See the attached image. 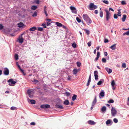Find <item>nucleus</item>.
Listing matches in <instances>:
<instances>
[{
	"label": "nucleus",
	"instance_id": "052dcab7",
	"mask_svg": "<svg viewBox=\"0 0 129 129\" xmlns=\"http://www.w3.org/2000/svg\"><path fill=\"white\" fill-rule=\"evenodd\" d=\"M99 58V57H96V58H95V59H94V61H96L97 60H98Z\"/></svg>",
	"mask_w": 129,
	"mask_h": 129
},
{
	"label": "nucleus",
	"instance_id": "4d7b16f0",
	"mask_svg": "<svg viewBox=\"0 0 129 129\" xmlns=\"http://www.w3.org/2000/svg\"><path fill=\"white\" fill-rule=\"evenodd\" d=\"M122 67L124 68H125L126 67V64L125 63H123L122 64Z\"/></svg>",
	"mask_w": 129,
	"mask_h": 129
},
{
	"label": "nucleus",
	"instance_id": "39448f33",
	"mask_svg": "<svg viewBox=\"0 0 129 129\" xmlns=\"http://www.w3.org/2000/svg\"><path fill=\"white\" fill-rule=\"evenodd\" d=\"M111 114L113 116H114L117 113V111L115 109L112 107L111 110Z\"/></svg>",
	"mask_w": 129,
	"mask_h": 129
},
{
	"label": "nucleus",
	"instance_id": "cd10ccee",
	"mask_svg": "<svg viewBox=\"0 0 129 129\" xmlns=\"http://www.w3.org/2000/svg\"><path fill=\"white\" fill-rule=\"evenodd\" d=\"M111 122L112 123V122L111 121V120L110 119H109L106 121V124L108 125L111 123Z\"/></svg>",
	"mask_w": 129,
	"mask_h": 129
},
{
	"label": "nucleus",
	"instance_id": "f03ea898",
	"mask_svg": "<svg viewBox=\"0 0 129 129\" xmlns=\"http://www.w3.org/2000/svg\"><path fill=\"white\" fill-rule=\"evenodd\" d=\"M106 12V18L107 21H108L110 19L111 16V14L110 12L107 10H105Z\"/></svg>",
	"mask_w": 129,
	"mask_h": 129
},
{
	"label": "nucleus",
	"instance_id": "f704fd0d",
	"mask_svg": "<svg viewBox=\"0 0 129 129\" xmlns=\"http://www.w3.org/2000/svg\"><path fill=\"white\" fill-rule=\"evenodd\" d=\"M32 92V91L29 89H28L27 91V93L28 95H29L30 94H31Z\"/></svg>",
	"mask_w": 129,
	"mask_h": 129
},
{
	"label": "nucleus",
	"instance_id": "c9c22d12",
	"mask_svg": "<svg viewBox=\"0 0 129 129\" xmlns=\"http://www.w3.org/2000/svg\"><path fill=\"white\" fill-rule=\"evenodd\" d=\"M70 9L71 10H75L76 8L73 6H71L70 7Z\"/></svg>",
	"mask_w": 129,
	"mask_h": 129
},
{
	"label": "nucleus",
	"instance_id": "09e8293b",
	"mask_svg": "<svg viewBox=\"0 0 129 129\" xmlns=\"http://www.w3.org/2000/svg\"><path fill=\"white\" fill-rule=\"evenodd\" d=\"M117 15L116 14H115L114 15V17L115 19H117L118 18Z\"/></svg>",
	"mask_w": 129,
	"mask_h": 129
},
{
	"label": "nucleus",
	"instance_id": "a19ab883",
	"mask_svg": "<svg viewBox=\"0 0 129 129\" xmlns=\"http://www.w3.org/2000/svg\"><path fill=\"white\" fill-rule=\"evenodd\" d=\"M85 30L87 35H88L89 34V31L88 30L85 29Z\"/></svg>",
	"mask_w": 129,
	"mask_h": 129
},
{
	"label": "nucleus",
	"instance_id": "6ab92c4d",
	"mask_svg": "<svg viewBox=\"0 0 129 129\" xmlns=\"http://www.w3.org/2000/svg\"><path fill=\"white\" fill-rule=\"evenodd\" d=\"M100 95L102 97H103L105 95V92L103 90H102L100 93Z\"/></svg>",
	"mask_w": 129,
	"mask_h": 129
},
{
	"label": "nucleus",
	"instance_id": "a211bd4d",
	"mask_svg": "<svg viewBox=\"0 0 129 129\" xmlns=\"http://www.w3.org/2000/svg\"><path fill=\"white\" fill-rule=\"evenodd\" d=\"M88 123L90 124L93 125L95 124V122L92 120H90L88 121Z\"/></svg>",
	"mask_w": 129,
	"mask_h": 129
},
{
	"label": "nucleus",
	"instance_id": "58836bf2",
	"mask_svg": "<svg viewBox=\"0 0 129 129\" xmlns=\"http://www.w3.org/2000/svg\"><path fill=\"white\" fill-rule=\"evenodd\" d=\"M15 59L16 60H17L18 59V55L17 54H16L15 56Z\"/></svg>",
	"mask_w": 129,
	"mask_h": 129
},
{
	"label": "nucleus",
	"instance_id": "5701e85b",
	"mask_svg": "<svg viewBox=\"0 0 129 129\" xmlns=\"http://www.w3.org/2000/svg\"><path fill=\"white\" fill-rule=\"evenodd\" d=\"M69 104V102L68 100H66L64 102V104L66 105H68Z\"/></svg>",
	"mask_w": 129,
	"mask_h": 129
},
{
	"label": "nucleus",
	"instance_id": "e433bc0d",
	"mask_svg": "<svg viewBox=\"0 0 129 129\" xmlns=\"http://www.w3.org/2000/svg\"><path fill=\"white\" fill-rule=\"evenodd\" d=\"M17 109V108L16 107H12L11 108V109L12 110H14Z\"/></svg>",
	"mask_w": 129,
	"mask_h": 129
},
{
	"label": "nucleus",
	"instance_id": "a18cd8bd",
	"mask_svg": "<svg viewBox=\"0 0 129 129\" xmlns=\"http://www.w3.org/2000/svg\"><path fill=\"white\" fill-rule=\"evenodd\" d=\"M113 121L115 123H117L118 122V120L116 118H115L113 119Z\"/></svg>",
	"mask_w": 129,
	"mask_h": 129
},
{
	"label": "nucleus",
	"instance_id": "b1692460",
	"mask_svg": "<svg viewBox=\"0 0 129 129\" xmlns=\"http://www.w3.org/2000/svg\"><path fill=\"white\" fill-rule=\"evenodd\" d=\"M28 100H30V101L32 104H35L36 103V101L34 100H30L29 99Z\"/></svg>",
	"mask_w": 129,
	"mask_h": 129
},
{
	"label": "nucleus",
	"instance_id": "2f4dec72",
	"mask_svg": "<svg viewBox=\"0 0 129 129\" xmlns=\"http://www.w3.org/2000/svg\"><path fill=\"white\" fill-rule=\"evenodd\" d=\"M100 15L101 17L102 18L103 17V11H102L101 10L100 12Z\"/></svg>",
	"mask_w": 129,
	"mask_h": 129
},
{
	"label": "nucleus",
	"instance_id": "338daca9",
	"mask_svg": "<svg viewBox=\"0 0 129 129\" xmlns=\"http://www.w3.org/2000/svg\"><path fill=\"white\" fill-rule=\"evenodd\" d=\"M72 12L73 13H76L77 12L76 9L75 10H72Z\"/></svg>",
	"mask_w": 129,
	"mask_h": 129
},
{
	"label": "nucleus",
	"instance_id": "ea45409f",
	"mask_svg": "<svg viewBox=\"0 0 129 129\" xmlns=\"http://www.w3.org/2000/svg\"><path fill=\"white\" fill-rule=\"evenodd\" d=\"M37 15V13L35 11L33 13V14L32 15V16L33 17H35Z\"/></svg>",
	"mask_w": 129,
	"mask_h": 129
},
{
	"label": "nucleus",
	"instance_id": "412c9836",
	"mask_svg": "<svg viewBox=\"0 0 129 129\" xmlns=\"http://www.w3.org/2000/svg\"><path fill=\"white\" fill-rule=\"evenodd\" d=\"M46 20L47 21H48L47 22L46 25L47 26L50 25L51 23V22H50L51 21V19H47Z\"/></svg>",
	"mask_w": 129,
	"mask_h": 129
},
{
	"label": "nucleus",
	"instance_id": "ddd939ff",
	"mask_svg": "<svg viewBox=\"0 0 129 129\" xmlns=\"http://www.w3.org/2000/svg\"><path fill=\"white\" fill-rule=\"evenodd\" d=\"M105 69L109 74L111 73L112 72V69L108 68H106Z\"/></svg>",
	"mask_w": 129,
	"mask_h": 129
},
{
	"label": "nucleus",
	"instance_id": "f3484780",
	"mask_svg": "<svg viewBox=\"0 0 129 129\" xmlns=\"http://www.w3.org/2000/svg\"><path fill=\"white\" fill-rule=\"evenodd\" d=\"M18 26L19 27H21L24 26H26L24 25L23 23L22 22H20L18 24Z\"/></svg>",
	"mask_w": 129,
	"mask_h": 129
},
{
	"label": "nucleus",
	"instance_id": "aec40b11",
	"mask_svg": "<svg viewBox=\"0 0 129 129\" xmlns=\"http://www.w3.org/2000/svg\"><path fill=\"white\" fill-rule=\"evenodd\" d=\"M116 44H114L110 47V48L113 50H115L116 48Z\"/></svg>",
	"mask_w": 129,
	"mask_h": 129
},
{
	"label": "nucleus",
	"instance_id": "6e6d98bb",
	"mask_svg": "<svg viewBox=\"0 0 129 129\" xmlns=\"http://www.w3.org/2000/svg\"><path fill=\"white\" fill-rule=\"evenodd\" d=\"M100 55V52H98L97 53V57H99Z\"/></svg>",
	"mask_w": 129,
	"mask_h": 129
},
{
	"label": "nucleus",
	"instance_id": "bf43d9fd",
	"mask_svg": "<svg viewBox=\"0 0 129 129\" xmlns=\"http://www.w3.org/2000/svg\"><path fill=\"white\" fill-rule=\"evenodd\" d=\"M28 95L30 98H32L33 96V94L32 93H31V94H30L29 95Z\"/></svg>",
	"mask_w": 129,
	"mask_h": 129
},
{
	"label": "nucleus",
	"instance_id": "de8ad7c7",
	"mask_svg": "<svg viewBox=\"0 0 129 129\" xmlns=\"http://www.w3.org/2000/svg\"><path fill=\"white\" fill-rule=\"evenodd\" d=\"M72 46L74 48H75L76 47V44L75 43H73L72 45Z\"/></svg>",
	"mask_w": 129,
	"mask_h": 129
},
{
	"label": "nucleus",
	"instance_id": "8fccbe9b",
	"mask_svg": "<svg viewBox=\"0 0 129 129\" xmlns=\"http://www.w3.org/2000/svg\"><path fill=\"white\" fill-rule=\"evenodd\" d=\"M88 46V47H90L91 45V42H88L87 43Z\"/></svg>",
	"mask_w": 129,
	"mask_h": 129
},
{
	"label": "nucleus",
	"instance_id": "72a5a7b5",
	"mask_svg": "<svg viewBox=\"0 0 129 129\" xmlns=\"http://www.w3.org/2000/svg\"><path fill=\"white\" fill-rule=\"evenodd\" d=\"M114 102V101L112 99H110L108 101V103H113Z\"/></svg>",
	"mask_w": 129,
	"mask_h": 129
},
{
	"label": "nucleus",
	"instance_id": "c756f323",
	"mask_svg": "<svg viewBox=\"0 0 129 129\" xmlns=\"http://www.w3.org/2000/svg\"><path fill=\"white\" fill-rule=\"evenodd\" d=\"M121 9H119L118 10V11L117 12V15L118 16H121V14H120L121 12L120 11Z\"/></svg>",
	"mask_w": 129,
	"mask_h": 129
},
{
	"label": "nucleus",
	"instance_id": "473e14b6",
	"mask_svg": "<svg viewBox=\"0 0 129 129\" xmlns=\"http://www.w3.org/2000/svg\"><path fill=\"white\" fill-rule=\"evenodd\" d=\"M111 85H112V86L113 87L114 86V85H115V82L114 80H113L111 82Z\"/></svg>",
	"mask_w": 129,
	"mask_h": 129
},
{
	"label": "nucleus",
	"instance_id": "4c0bfd02",
	"mask_svg": "<svg viewBox=\"0 0 129 129\" xmlns=\"http://www.w3.org/2000/svg\"><path fill=\"white\" fill-rule=\"evenodd\" d=\"M76 19L77 21L79 23L81 22V20L78 17H76Z\"/></svg>",
	"mask_w": 129,
	"mask_h": 129
},
{
	"label": "nucleus",
	"instance_id": "6e6552de",
	"mask_svg": "<svg viewBox=\"0 0 129 129\" xmlns=\"http://www.w3.org/2000/svg\"><path fill=\"white\" fill-rule=\"evenodd\" d=\"M95 79V80H97L98 79V72L97 71H95L94 72Z\"/></svg>",
	"mask_w": 129,
	"mask_h": 129
},
{
	"label": "nucleus",
	"instance_id": "49530a36",
	"mask_svg": "<svg viewBox=\"0 0 129 129\" xmlns=\"http://www.w3.org/2000/svg\"><path fill=\"white\" fill-rule=\"evenodd\" d=\"M77 64L78 67H80L81 65V63L79 62H77Z\"/></svg>",
	"mask_w": 129,
	"mask_h": 129
},
{
	"label": "nucleus",
	"instance_id": "603ef678",
	"mask_svg": "<svg viewBox=\"0 0 129 129\" xmlns=\"http://www.w3.org/2000/svg\"><path fill=\"white\" fill-rule=\"evenodd\" d=\"M42 26L44 28H45L46 27V24L45 23H43L42 24Z\"/></svg>",
	"mask_w": 129,
	"mask_h": 129
},
{
	"label": "nucleus",
	"instance_id": "a878e982",
	"mask_svg": "<svg viewBox=\"0 0 129 129\" xmlns=\"http://www.w3.org/2000/svg\"><path fill=\"white\" fill-rule=\"evenodd\" d=\"M106 110V107L105 106H104L101 108V110L103 112H105Z\"/></svg>",
	"mask_w": 129,
	"mask_h": 129
},
{
	"label": "nucleus",
	"instance_id": "bb28decb",
	"mask_svg": "<svg viewBox=\"0 0 129 129\" xmlns=\"http://www.w3.org/2000/svg\"><path fill=\"white\" fill-rule=\"evenodd\" d=\"M77 96V95L75 94H74L72 98V100L73 101H75L76 99Z\"/></svg>",
	"mask_w": 129,
	"mask_h": 129
},
{
	"label": "nucleus",
	"instance_id": "7ed1b4c3",
	"mask_svg": "<svg viewBox=\"0 0 129 129\" xmlns=\"http://www.w3.org/2000/svg\"><path fill=\"white\" fill-rule=\"evenodd\" d=\"M8 82L9 83V84L10 86H14L16 82L13 81V80L12 79H9Z\"/></svg>",
	"mask_w": 129,
	"mask_h": 129
},
{
	"label": "nucleus",
	"instance_id": "c85d7f7f",
	"mask_svg": "<svg viewBox=\"0 0 129 129\" xmlns=\"http://www.w3.org/2000/svg\"><path fill=\"white\" fill-rule=\"evenodd\" d=\"M37 6H31V9L32 10H35L37 9Z\"/></svg>",
	"mask_w": 129,
	"mask_h": 129
},
{
	"label": "nucleus",
	"instance_id": "2eb2a0df",
	"mask_svg": "<svg viewBox=\"0 0 129 129\" xmlns=\"http://www.w3.org/2000/svg\"><path fill=\"white\" fill-rule=\"evenodd\" d=\"M104 82V80L103 79H101L100 81L98 82L97 83L98 85H101L102 83H103Z\"/></svg>",
	"mask_w": 129,
	"mask_h": 129
},
{
	"label": "nucleus",
	"instance_id": "680f3d73",
	"mask_svg": "<svg viewBox=\"0 0 129 129\" xmlns=\"http://www.w3.org/2000/svg\"><path fill=\"white\" fill-rule=\"evenodd\" d=\"M98 13V10H96L94 11V13L95 14H97Z\"/></svg>",
	"mask_w": 129,
	"mask_h": 129
},
{
	"label": "nucleus",
	"instance_id": "f257e3e1",
	"mask_svg": "<svg viewBox=\"0 0 129 129\" xmlns=\"http://www.w3.org/2000/svg\"><path fill=\"white\" fill-rule=\"evenodd\" d=\"M82 17L84 20L87 22V24L89 25L92 22L91 20L87 15L86 14H83Z\"/></svg>",
	"mask_w": 129,
	"mask_h": 129
},
{
	"label": "nucleus",
	"instance_id": "3c124183",
	"mask_svg": "<svg viewBox=\"0 0 129 129\" xmlns=\"http://www.w3.org/2000/svg\"><path fill=\"white\" fill-rule=\"evenodd\" d=\"M103 3L106 4H108L109 3L107 1L104 0L103 1Z\"/></svg>",
	"mask_w": 129,
	"mask_h": 129
},
{
	"label": "nucleus",
	"instance_id": "37998d69",
	"mask_svg": "<svg viewBox=\"0 0 129 129\" xmlns=\"http://www.w3.org/2000/svg\"><path fill=\"white\" fill-rule=\"evenodd\" d=\"M121 4L123 5H124L126 4V2L125 1H121Z\"/></svg>",
	"mask_w": 129,
	"mask_h": 129
},
{
	"label": "nucleus",
	"instance_id": "864d4df0",
	"mask_svg": "<svg viewBox=\"0 0 129 129\" xmlns=\"http://www.w3.org/2000/svg\"><path fill=\"white\" fill-rule=\"evenodd\" d=\"M4 27V26L2 24H0V29H2Z\"/></svg>",
	"mask_w": 129,
	"mask_h": 129
},
{
	"label": "nucleus",
	"instance_id": "5fc2aeb1",
	"mask_svg": "<svg viewBox=\"0 0 129 129\" xmlns=\"http://www.w3.org/2000/svg\"><path fill=\"white\" fill-rule=\"evenodd\" d=\"M109 42L108 40L107 39H105L104 40V42L105 43H108Z\"/></svg>",
	"mask_w": 129,
	"mask_h": 129
},
{
	"label": "nucleus",
	"instance_id": "69168bd1",
	"mask_svg": "<svg viewBox=\"0 0 129 129\" xmlns=\"http://www.w3.org/2000/svg\"><path fill=\"white\" fill-rule=\"evenodd\" d=\"M36 4H39V1L38 0H37L36 1Z\"/></svg>",
	"mask_w": 129,
	"mask_h": 129
},
{
	"label": "nucleus",
	"instance_id": "13d9d810",
	"mask_svg": "<svg viewBox=\"0 0 129 129\" xmlns=\"http://www.w3.org/2000/svg\"><path fill=\"white\" fill-rule=\"evenodd\" d=\"M68 80H71V76H68Z\"/></svg>",
	"mask_w": 129,
	"mask_h": 129
},
{
	"label": "nucleus",
	"instance_id": "c03bdc74",
	"mask_svg": "<svg viewBox=\"0 0 129 129\" xmlns=\"http://www.w3.org/2000/svg\"><path fill=\"white\" fill-rule=\"evenodd\" d=\"M102 61L103 62L105 63L106 62V59L104 58H103L102 59Z\"/></svg>",
	"mask_w": 129,
	"mask_h": 129
},
{
	"label": "nucleus",
	"instance_id": "7c9ffc66",
	"mask_svg": "<svg viewBox=\"0 0 129 129\" xmlns=\"http://www.w3.org/2000/svg\"><path fill=\"white\" fill-rule=\"evenodd\" d=\"M125 35L129 36V30L126 32L123 33V36H124Z\"/></svg>",
	"mask_w": 129,
	"mask_h": 129
},
{
	"label": "nucleus",
	"instance_id": "f8f14e48",
	"mask_svg": "<svg viewBox=\"0 0 129 129\" xmlns=\"http://www.w3.org/2000/svg\"><path fill=\"white\" fill-rule=\"evenodd\" d=\"M55 107L56 108H59L61 109H63V107L62 106L59 104L56 105H55Z\"/></svg>",
	"mask_w": 129,
	"mask_h": 129
},
{
	"label": "nucleus",
	"instance_id": "393cba45",
	"mask_svg": "<svg viewBox=\"0 0 129 129\" xmlns=\"http://www.w3.org/2000/svg\"><path fill=\"white\" fill-rule=\"evenodd\" d=\"M56 24L57 26H62V24L58 22H56Z\"/></svg>",
	"mask_w": 129,
	"mask_h": 129
},
{
	"label": "nucleus",
	"instance_id": "423d86ee",
	"mask_svg": "<svg viewBox=\"0 0 129 129\" xmlns=\"http://www.w3.org/2000/svg\"><path fill=\"white\" fill-rule=\"evenodd\" d=\"M50 106L48 104L43 105L41 106L40 108L42 109H46L50 107Z\"/></svg>",
	"mask_w": 129,
	"mask_h": 129
},
{
	"label": "nucleus",
	"instance_id": "0eeeda50",
	"mask_svg": "<svg viewBox=\"0 0 129 129\" xmlns=\"http://www.w3.org/2000/svg\"><path fill=\"white\" fill-rule=\"evenodd\" d=\"M4 74L6 75H8L9 74V71L8 69L7 68H5L4 71Z\"/></svg>",
	"mask_w": 129,
	"mask_h": 129
},
{
	"label": "nucleus",
	"instance_id": "774afa93",
	"mask_svg": "<svg viewBox=\"0 0 129 129\" xmlns=\"http://www.w3.org/2000/svg\"><path fill=\"white\" fill-rule=\"evenodd\" d=\"M109 11L111 10V11H112L113 12L114 11V10L112 8H109Z\"/></svg>",
	"mask_w": 129,
	"mask_h": 129
},
{
	"label": "nucleus",
	"instance_id": "79ce46f5",
	"mask_svg": "<svg viewBox=\"0 0 129 129\" xmlns=\"http://www.w3.org/2000/svg\"><path fill=\"white\" fill-rule=\"evenodd\" d=\"M38 30L39 31H42L43 30V28L41 27H39L38 28Z\"/></svg>",
	"mask_w": 129,
	"mask_h": 129
},
{
	"label": "nucleus",
	"instance_id": "e2e57ef3",
	"mask_svg": "<svg viewBox=\"0 0 129 129\" xmlns=\"http://www.w3.org/2000/svg\"><path fill=\"white\" fill-rule=\"evenodd\" d=\"M46 6H45L44 7V12H46Z\"/></svg>",
	"mask_w": 129,
	"mask_h": 129
},
{
	"label": "nucleus",
	"instance_id": "0e129e2a",
	"mask_svg": "<svg viewBox=\"0 0 129 129\" xmlns=\"http://www.w3.org/2000/svg\"><path fill=\"white\" fill-rule=\"evenodd\" d=\"M30 124L32 125H35V123L34 122H32L30 123Z\"/></svg>",
	"mask_w": 129,
	"mask_h": 129
},
{
	"label": "nucleus",
	"instance_id": "4468645a",
	"mask_svg": "<svg viewBox=\"0 0 129 129\" xmlns=\"http://www.w3.org/2000/svg\"><path fill=\"white\" fill-rule=\"evenodd\" d=\"M18 39L19 40L18 42L20 44H22L23 43V41L24 39L23 38H22V37L21 38H19V39Z\"/></svg>",
	"mask_w": 129,
	"mask_h": 129
},
{
	"label": "nucleus",
	"instance_id": "1a4fd4ad",
	"mask_svg": "<svg viewBox=\"0 0 129 129\" xmlns=\"http://www.w3.org/2000/svg\"><path fill=\"white\" fill-rule=\"evenodd\" d=\"M79 71V70L76 69H74L73 71V73L74 74L76 75Z\"/></svg>",
	"mask_w": 129,
	"mask_h": 129
},
{
	"label": "nucleus",
	"instance_id": "9b49d317",
	"mask_svg": "<svg viewBox=\"0 0 129 129\" xmlns=\"http://www.w3.org/2000/svg\"><path fill=\"white\" fill-rule=\"evenodd\" d=\"M91 74H90L89 76L88 81V82L87 83V84L86 85L87 86L89 85L90 84V83L91 82Z\"/></svg>",
	"mask_w": 129,
	"mask_h": 129
},
{
	"label": "nucleus",
	"instance_id": "dca6fc26",
	"mask_svg": "<svg viewBox=\"0 0 129 129\" xmlns=\"http://www.w3.org/2000/svg\"><path fill=\"white\" fill-rule=\"evenodd\" d=\"M37 29V28L35 26H34L30 28L29 29V30L30 31H34L35 30H36Z\"/></svg>",
	"mask_w": 129,
	"mask_h": 129
},
{
	"label": "nucleus",
	"instance_id": "20e7f679",
	"mask_svg": "<svg viewBox=\"0 0 129 129\" xmlns=\"http://www.w3.org/2000/svg\"><path fill=\"white\" fill-rule=\"evenodd\" d=\"M89 7L90 10H93V9H92L93 8L94 9H96L97 7L96 6L94 5V3H90Z\"/></svg>",
	"mask_w": 129,
	"mask_h": 129
},
{
	"label": "nucleus",
	"instance_id": "9d476101",
	"mask_svg": "<svg viewBox=\"0 0 129 129\" xmlns=\"http://www.w3.org/2000/svg\"><path fill=\"white\" fill-rule=\"evenodd\" d=\"M96 101L97 100L96 98V96H95L92 102V106H94V105H95L96 102Z\"/></svg>",
	"mask_w": 129,
	"mask_h": 129
},
{
	"label": "nucleus",
	"instance_id": "4be33fe9",
	"mask_svg": "<svg viewBox=\"0 0 129 129\" xmlns=\"http://www.w3.org/2000/svg\"><path fill=\"white\" fill-rule=\"evenodd\" d=\"M126 15H123V17L122 18V21L123 22H124L125 20L126 19Z\"/></svg>",
	"mask_w": 129,
	"mask_h": 129
}]
</instances>
